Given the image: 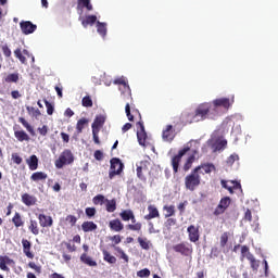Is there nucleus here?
<instances>
[{"mask_svg": "<svg viewBox=\"0 0 278 278\" xmlns=\"http://www.w3.org/2000/svg\"><path fill=\"white\" fill-rule=\"evenodd\" d=\"M149 214L144 216V220H152V218H160V211L153 204L148 206Z\"/></svg>", "mask_w": 278, "mask_h": 278, "instance_id": "obj_17", "label": "nucleus"}, {"mask_svg": "<svg viewBox=\"0 0 278 278\" xmlns=\"http://www.w3.org/2000/svg\"><path fill=\"white\" fill-rule=\"evenodd\" d=\"M121 218L125 222L127 220H131V218H134V212L131 210H126V211H123L121 214H119Z\"/></svg>", "mask_w": 278, "mask_h": 278, "instance_id": "obj_37", "label": "nucleus"}, {"mask_svg": "<svg viewBox=\"0 0 278 278\" xmlns=\"http://www.w3.org/2000/svg\"><path fill=\"white\" fill-rule=\"evenodd\" d=\"M103 257L104 262H108L109 264H116V258L105 250L103 251Z\"/></svg>", "mask_w": 278, "mask_h": 278, "instance_id": "obj_40", "label": "nucleus"}, {"mask_svg": "<svg viewBox=\"0 0 278 278\" xmlns=\"http://www.w3.org/2000/svg\"><path fill=\"white\" fill-rule=\"evenodd\" d=\"M14 136L18 142H29V135L25 130H15Z\"/></svg>", "mask_w": 278, "mask_h": 278, "instance_id": "obj_22", "label": "nucleus"}, {"mask_svg": "<svg viewBox=\"0 0 278 278\" xmlns=\"http://www.w3.org/2000/svg\"><path fill=\"white\" fill-rule=\"evenodd\" d=\"M81 103L84 108H92V98H90V96H86L83 98Z\"/></svg>", "mask_w": 278, "mask_h": 278, "instance_id": "obj_45", "label": "nucleus"}, {"mask_svg": "<svg viewBox=\"0 0 278 278\" xmlns=\"http://www.w3.org/2000/svg\"><path fill=\"white\" fill-rule=\"evenodd\" d=\"M138 242L144 251H149L151 249V241H149L147 238H138Z\"/></svg>", "mask_w": 278, "mask_h": 278, "instance_id": "obj_31", "label": "nucleus"}, {"mask_svg": "<svg viewBox=\"0 0 278 278\" xmlns=\"http://www.w3.org/2000/svg\"><path fill=\"white\" fill-rule=\"evenodd\" d=\"M12 223L15 227H23L25 225V222H23V218L21 217V213H15V215L12 218Z\"/></svg>", "mask_w": 278, "mask_h": 278, "instance_id": "obj_30", "label": "nucleus"}, {"mask_svg": "<svg viewBox=\"0 0 278 278\" xmlns=\"http://www.w3.org/2000/svg\"><path fill=\"white\" fill-rule=\"evenodd\" d=\"M128 229H130L131 231H140V229H142V224L137 223L134 225H128Z\"/></svg>", "mask_w": 278, "mask_h": 278, "instance_id": "obj_52", "label": "nucleus"}, {"mask_svg": "<svg viewBox=\"0 0 278 278\" xmlns=\"http://www.w3.org/2000/svg\"><path fill=\"white\" fill-rule=\"evenodd\" d=\"M0 269L4 270L5 273H10V267L1 260L0 257Z\"/></svg>", "mask_w": 278, "mask_h": 278, "instance_id": "obj_62", "label": "nucleus"}, {"mask_svg": "<svg viewBox=\"0 0 278 278\" xmlns=\"http://www.w3.org/2000/svg\"><path fill=\"white\" fill-rule=\"evenodd\" d=\"M2 53H3V55H5V58H11L12 50H10V48L8 46H3L2 47Z\"/></svg>", "mask_w": 278, "mask_h": 278, "instance_id": "obj_56", "label": "nucleus"}, {"mask_svg": "<svg viewBox=\"0 0 278 278\" xmlns=\"http://www.w3.org/2000/svg\"><path fill=\"white\" fill-rule=\"evenodd\" d=\"M238 160H240V156L233 153L227 159L226 164H228V166H233V163L238 162Z\"/></svg>", "mask_w": 278, "mask_h": 278, "instance_id": "obj_42", "label": "nucleus"}, {"mask_svg": "<svg viewBox=\"0 0 278 278\" xmlns=\"http://www.w3.org/2000/svg\"><path fill=\"white\" fill-rule=\"evenodd\" d=\"M207 117V106L200 104L194 113L190 111H185L180 115V121L185 125H191V123H200V121H205Z\"/></svg>", "mask_w": 278, "mask_h": 278, "instance_id": "obj_2", "label": "nucleus"}, {"mask_svg": "<svg viewBox=\"0 0 278 278\" xmlns=\"http://www.w3.org/2000/svg\"><path fill=\"white\" fill-rule=\"evenodd\" d=\"M81 8H86L88 12H92L90 0H78V10H81Z\"/></svg>", "mask_w": 278, "mask_h": 278, "instance_id": "obj_33", "label": "nucleus"}, {"mask_svg": "<svg viewBox=\"0 0 278 278\" xmlns=\"http://www.w3.org/2000/svg\"><path fill=\"white\" fill-rule=\"evenodd\" d=\"M96 27L99 36L105 40V36H108V23L98 21Z\"/></svg>", "mask_w": 278, "mask_h": 278, "instance_id": "obj_19", "label": "nucleus"}, {"mask_svg": "<svg viewBox=\"0 0 278 278\" xmlns=\"http://www.w3.org/2000/svg\"><path fill=\"white\" fill-rule=\"evenodd\" d=\"M20 27H21L23 34H25V36H29V34H34L37 29L36 24H34L29 21L21 22Z\"/></svg>", "mask_w": 278, "mask_h": 278, "instance_id": "obj_10", "label": "nucleus"}, {"mask_svg": "<svg viewBox=\"0 0 278 278\" xmlns=\"http://www.w3.org/2000/svg\"><path fill=\"white\" fill-rule=\"evenodd\" d=\"M198 168H200V173H205L206 175H208V173H212V170H214V164H204V165H200L198 166Z\"/></svg>", "mask_w": 278, "mask_h": 278, "instance_id": "obj_34", "label": "nucleus"}, {"mask_svg": "<svg viewBox=\"0 0 278 278\" xmlns=\"http://www.w3.org/2000/svg\"><path fill=\"white\" fill-rule=\"evenodd\" d=\"M45 103H46V108H47V114L49 116H52L55 108L53 106V104H51V102H49L47 100H45Z\"/></svg>", "mask_w": 278, "mask_h": 278, "instance_id": "obj_48", "label": "nucleus"}, {"mask_svg": "<svg viewBox=\"0 0 278 278\" xmlns=\"http://www.w3.org/2000/svg\"><path fill=\"white\" fill-rule=\"evenodd\" d=\"M99 129H92V136H93V141L96 144H100V140H99Z\"/></svg>", "mask_w": 278, "mask_h": 278, "instance_id": "obj_54", "label": "nucleus"}, {"mask_svg": "<svg viewBox=\"0 0 278 278\" xmlns=\"http://www.w3.org/2000/svg\"><path fill=\"white\" fill-rule=\"evenodd\" d=\"M230 185L226 180H222V186L230 192V194H233V188H240V184L236 181H230Z\"/></svg>", "mask_w": 278, "mask_h": 278, "instance_id": "obj_27", "label": "nucleus"}, {"mask_svg": "<svg viewBox=\"0 0 278 278\" xmlns=\"http://www.w3.org/2000/svg\"><path fill=\"white\" fill-rule=\"evenodd\" d=\"M79 21L81 22L83 27H88V25H90V27H92V25H97V23H99V21H97V15H87V16H79Z\"/></svg>", "mask_w": 278, "mask_h": 278, "instance_id": "obj_12", "label": "nucleus"}, {"mask_svg": "<svg viewBox=\"0 0 278 278\" xmlns=\"http://www.w3.org/2000/svg\"><path fill=\"white\" fill-rule=\"evenodd\" d=\"M199 170H201V167H195L191 174L187 175L185 178V186L187 190H190V192H194V190L201 186V176L199 175Z\"/></svg>", "mask_w": 278, "mask_h": 278, "instance_id": "obj_4", "label": "nucleus"}, {"mask_svg": "<svg viewBox=\"0 0 278 278\" xmlns=\"http://www.w3.org/2000/svg\"><path fill=\"white\" fill-rule=\"evenodd\" d=\"M28 114H31V116H35V118H38L40 116V110L34 108V106H27L26 108Z\"/></svg>", "mask_w": 278, "mask_h": 278, "instance_id": "obj_43", "label": "nucleus"}, {"mask_svg": "<svg viewBox=\"0 0 278 278\" xmlns=\"http://www.w3.org/2000/svg\"><path fill=\"white\" fill-rule=\"evenodd\" d=\"M66 222L72 226L74 227V225L77 223V217L73 216V215H68L66 217Z\"/></svg>", "mask_w": 278, "mask_h": 278, "instance_id": "obj_55", "label": "nucleus"}, {"mask_svg": "<svg viewBox=\"0 0 278 278\" xmlns=\"http://www.w3.org/2000/svg\"><path fill=\"white\" fill-rule=\"evenodd\" d=\"M148 227H149V233H160V230H156L155 227L153 226V222H149Z\"/></svg>", "mask_w": 278, "mask_h": 278, "instance_id": "obj_58", "label": "nucleus"}, {"mask_svg": "<svg viewBox=\"0 0 278 278\" xmlns=\"http://www.w3.org/2000/svg\"><path fill=\"white\" fill-rule=\"evenodd\" d=\"M22 247H23V250L31 249V242H29V240L23 239L22 240Z\"/></svg>", "mask_w": 278, "mask_h": 278, "instance_id": "obj_61", "label": "nucleus"}, {"mask_svg": "<svg viewBox=\"0 0 278 278\" xmlns=\"http://www.w3.org/2000/svg\"><path fill=\"white\" fill-rule=\"evenodd\" d=\"M208 147H212L213 151H223L227 147V139L223 138V130H216L212 134L211 139L207 141Z\"/></svg>", "mask_w": 278, "mask_h": 278, "instance_id": "obj_3", "label": "nucleus"}, {"mask_svg": "<svg viewBox=\"0 0 278 278\" xmlns=\"http://www.w3.org/2000/svg\"><path fill=\"white\" fill-rule=\"evenodd\" d=\"M164 212H165V218H170V216H173L175 214V206L174 205H165L163 207Z\"/></svg>", "mask_w": 278, "mask_h": 278, "instance_id": "obj_39", "label": "nucleus"}, {"mask_svg": "<svg viewBox=\"0 0 278 278\" xmlns=\"http://www.w3.org/2000/svg\"><path fill=\"white\" fill-rule=\"evenodd\" d=\"M38 199H36L35 195H30L28 193H24L22 195V202L24 203V205H27L28 207H31V205H36Z\"/></svg>", "mask_w": 278, "mask_h": 278, "instance_id": "obj_20", "label": "nucleus"}, {"mask_svg": "<svg viewBox=\"0 0 278 278\" xmlns=\"http://www.w3.org/2000/svg\"><path fill=\"white\" fill-rule=\"evenodd\" d=\"M115 251L119 254L121 260H124V262H129V256L125 254V251L123 249L115 247Z\"/></svg>", "mask_w": 278, "mask_h": 278, "instance_id": "obj_44", "label": "nucleus"}, {"mask_svg": "<svg viewBox=\"0 0 278 278\" xmlns=\"http://www.w3.org/2000/svg\"><path fill=\"white\" fill-rule=\"evenodd\" d=\"M38 220H39L40 227H53V218L51 216L39 214Z\"/></svg>", "mask_w": 278, "mask_h": 278, "instance_id": "obj_16", "label": "nucleus"}, {"mask_svg": "<svg viewBox=\"0 0 278 278\" xmlns=\"http://www.w3.org/2000/svg\"><path fill=\"white\" fill-rule=\"evenodd\" d=\"M110 229L113 231H123V223H121V219H113L109 224Z\"/></svg>", "mask_w": 278, "mask_h": 278, "instance_id": "obj_23", "label": "nucleus"}, {"mask_svg": "<svg viewBox=\"0 0 278 278\" xmlns=\"http://www.w3.org/2000/svg\"><path fill=\"white\" fill-rule=\"evenodd\" d=\"M174 251L176 253H180L181 255H190V253H192V248L188 244L180 243L174 245Z\"/></svg>", "mask_w": 278, "mask_h": 278, "instance_id": "obj_13", "label": "nucleus"}, {"mask_svg": "<svg viewBox=\"0 0 278 278\" xmlns=\"http://www.w3.org/2000/svg\"><path fill=\"white\" fill-rule=\"evenodd\" d=\"M106 118L108 117L105 115H97L91 125V129H98V131H101V127L105 125Z\"/></svg>", "mask_w": 278, "mask_h": 278, "instance_id": "obj_15", "label": "nucleus"}, {"mask_svg": "<svg viewBox=\"0 0 278 278\" xmlns=\"http://www.w3.org/2000/svg\"><path fill=\"white\" fill-rule=\"evenodd\" d=\"M114 84L116 86H123V88H125V92L129 96L131 94V89L129 88V85L127 84V78H125L124 76L116 78L114 80Z\"/></svg>", "mask_w": 278, "mask_h": 278, "instance_id": "obj_21", "label": "nucleus"}, {"mask_svg": "<svg viewBox=\"0 0 278 278\" xmlns=\"http://www.w3.org/2000/svg\"><path fill=\"white\" fill-rule=\"evenodd\" d=\"M28 229L34 233V236H38L40 230L38 229V222L30 219V225Z\"/></svg>", "mask_w": 278, "mask_h": 278, "instance_id": "obj_38", "label": "nucleus"}, {"mask_svg": "<svg viewBox=\"0 0 278 278\" xmlns=\"http://www.w3.org/2000/svg\"><path fill=\"white\" fill-rule=\"evenodd\" d=\"M85 214L86 216H88L89 218H92V216H94V214H97V208L96 207H87L85 210Z\"/></svg>", "mask_w": 278, "mask_h": 278, "instance_id": "obj_49", "label": "nucleus"}, {"mask_svg": "<svg viewBox=\"0 0 278 278\" xmlns=\"http://www.w3.org/2000/svg\"><path fill=\"white\" fill-rule=\"evenodd\" d=\"M12 160L15 164H22L23 159L18 154H12Z\"/></svg>", "mask_w": 278, "mask_h": 278, "instance_id": "obj_60", "label": "nucleus"}, {"mask_svg": "<svg viewBox=\"0 0 278 278\" xmlns=\"http://www.w3.org/2000/svg\"><path fill=\"white\" fill-rule=\"evenodd\" d=\"M81 229L83 231H85V233H88L90 231H96L97 224H94V222H85L81 225Z\"/></svg>", "mask_w": 278, "mask_h": 278, "instance_id": "obj_25", "label": "nucleus"}, {"mask_svg": "<svg viewBox=\"0 0 278 278\" xmlns=\"http://www.w3.org/2000/svg\"><path fill=\"white\" fill-rule=\"evenodd\" d=\"M14 55L15 58H17V60H20L22 64H27V58L23 55V51L21 50V48L14 50Z\"/></svg>", "mask_w": 278, "mask_h": 278, "instance_id": "obj_35", "label": "nucleus"}, {"mask_svg": "<svg viewBox=\"0 0 278 278\" xmlns=\"http://www.w3.org/2000/svg\"><path fill=\"white\" fill-rule=\"evenodd\" d=\"M125 112L128 121H134V115H131V106L129 105V103L126 104Z\"/></svg>", "mask_w": 278, "mask_h": 278, "instance_id": "obj_50", "label": "nucleus"}, {"mask_svg": "<svg viewBox=\"0 0 278 278\" xmlns=\"http://www.w3.org/2000/svg\"><path fill=\"white\" fill-rule=\"evenodd\" d=\"M75 162V155H73V152L68 149L64 150L59 159L54 162V165L56 168H64V166L68 164H73Z\"/></svg>", "mask_w": 278, "mask_h": 278, "instance_id": "obj_5", "label": "nucleus"}, {"mask_svg": "<svg viewBox=\"0 0 278 278\" xmlns=\"http://www.w3.org/2000/svg\"><path fill=\"white\" fill-rule=\"evenodd\" d=\"M150 276H151V270H149V268H144V269L137 271V277L147 278Z\"/></svg>", "mask_w": 278, "mask_h": 278, "instance_id": "obj_46", "label": "nucleus"}, {"mask_svg": "<svg viewBox=\"0 0 278 278\" xmlns=\"http://www.w3.org/2000/svg\"><path fill=\"white\" fill-rule=\"evenodd\" d=\"M202 105L206 106V116L207 118H214L220 114V108L223 110H229L233 105V96L229 98H217L213 102H204Z\"/></svg>", "mask_w": 278, "mask_h": 278, "instance_id": "obj_1", "label": "nucleus"}, {"mask_svg": "<svg viewBox=\"0 0 278 278\" xmlns=\"http://www.w3.org/2000/svg\"><path fill=\"white\" fill-rule=\"evenodd\" d=\"M80 262H83V264H86L87 266H97V261L92 260V257H90L86 253H83L80 255Z\"/></svg>", "mask_w": 278, "mask_h": 278, "instance_id": "obj_26", "label": "nucleus"}, {"mask_svg": "<svg viewBox=\"0 0 278 278\" xmlns=\"http://www.w3.org/2000/svg\"><path fill=\"white\" fill-rule=\"evenodd\" d=\"M30 179L33 181H45V179H47V174L43 172H37L30 176Z\"/></svg>", "mask_w": 278, "mask_h": 278, "instance_id": "obj_29", "label": "nucleus"}, {"mask_svg": "<svg viewBox=\"0 0 278 278\" xmlns=\"http://www.w3.org/2000/svg\"><path fill=\"white\" fill-rule=\"evenodd\" d=\"M232 134H242V127L240 125L232 126Z\"/></svg>", "mask_w": 278, "mask_h": 278, "instance_id": "obj_63", "label": "nucleus"}, {"mask_svg": "<svg viewBox=\"0 0 278 278\" xmlns=\"http://www.w3.org/2000/svg\"><path fill=\"white\" fill-rule=\"evenodd\" d=\"M18 123H21L23 127H25V129L30 134V136H36V131L34 130V127H31V125H29V123L25 121L24 117H20Z\"/></svg>", "mask_w": 278, "mask_h": 278, "instance_id": "obj_28", "label": "nucleus"}, {"mask_svg": "<svg viewBox=\"0 0 278 278\" xmlns=\"http://www.w3.org/2000/svg\"><path fill=\"white\" fill-rule=\"evenodd\" d=\"M140 129L137 131L138 142L141 147H147V131L144 130V125L142 123H138Z\"/></svg>", "mask_w": 278, "mask_h": 278, "instance_id": "obj_11", "label": "nucleus"}, {"mask_svg": "<svg viewBox=\"0 0 278 278\" xmlns=\"http://www.w3.org/2000/svg\"><path fill=\"white\" fill-rule=\"evenodd\" d=\"M162 137L165 142H173V140H175V132L173 131V125L166 126V128L163 130Z\"/></svg>", "mask_w": 278, "mask_h": 278, "instance_id": "obj_14", "label": "nucleus"}, {"mask_svg": "<svg viewBox=\"0 0 278 278\" xmlns=\"http://www.w3.org/2000/svg\"><path fill=\"white\" fill-rule=\"evenodd\" d=\"M38 131L40 136H47V134L49 132V128L47 127V125H43L41 128H38Z\"/></svg>", "mask_w": 278, "mask_h": 278, "instance_id": "obj_59", "label": "nucleus"}, {"mask_svg": "<svg viewBox=\"0 0 278 278\" xmlns=\"http://www.w3.org/2000/svg\"><path fill=\"white\" fill-rule=\"evenodd\" d=\"M149 168H151V159L149 157L137 163V176L141 179V181L147 180V175L151 173Z\"/></svg>", "mask_w": 278, "mask_h": 278, "instance_id": "obj_6", "label": "nucleus"}, {"mask_svg": "<svg viewBox=\"0 0 278 278\" xmlns=\"http://www.w3.org/2000/svg\"><path fill=\"white\" fill-rule=\"evenodd\" d=\"M0 258L5 263L7 266H12V264H14V260L8 256H0Z\"/></svg>", "mask_w": 278, "mask_h": 278, "instance_id": "obj_57", "label": "nucleus"}, {"mask_svg": "<svg viewBox=\"0 0 278 278\" xmlns=\"http://www.w3.org/2000/svg\"><path fill=\"white\" fill-rule=\"evenodd\" d=\"M26 163L28 164L30 170L38 169V156H36L35 154H33L29 159H27Z\"/></svg>", "mask_w": 278, "mask_h": 278, "instance_id": "obj_24", "label": "nucleus"}, {"mask_svg": "<svg viewBox=\"0 0 278 278\" xmlns=\"http://www.w3.org/2000/svg\"><path fill=\"white\" fill-rule=\"evenodd\" d=\"M187 231L189 233V240H191V242H199V228H197V226H189L187 228Z\"/></svg>", "mask_w": 278, "mask_h": 278, "instance_id": "obj_18", "label": "nucleus"}, {"mask_svg": "<svg viewBox=\"0 0 278 278\" xmlns=\"http://www.w3.org/2000/svg\"><path fill=\"white\" fill-rule=\"evenodd\" d=\"M229 240L227 232H224L220 237V247H225Z\"/></svg>", "mask_w": 278, "mask_h": 278, "instance_id": "obj_53", "label": "nucleus"}, {"mask_svg": "<svg viewBox=\"0 0 278 278\" xmlns=\"http://www.w3.org/2000/svg\"><path fill=\"white\" fill-rule=\"evenodd\" d=\"M104 201H105V197L101 194H98L93 198L94 205H103Z\"/></svg>", "mask_w": 278, "mask_h": 278, "instance_id": "obj_47", "label": "nucleus"}, {"mask_svg": "<svg viewBox=\"0 0 278 278\" xmlns=\"http://www.w3.org/2000/svg\"><path fill=\"white\" fill-rule=\"evenodd\" d=\"M93 155H94V159L98 161L103 160V152H101L100 150H97Z\"/></svg>", "mask_w": 278, "mask_h": 278, "instance_id": "obj_64", "label": "nucleus"}, {"mask_svg": "<svg viewBox=\"0 0 278 278\" xmlns=\"http://www.w3.org/2000/svg\"><path fill=\"white\" fill-rule=\"evenodd\" d=\"M123 168H124V165H123V162L119 161V159H112L111 168L109 173L110 179H114L116 175H121V173H123Z\"/></svg>", "mask_w": 278, "mask_h": 278, "instance_id": "obj_8", "label": "nucleus"}, {"mask_svg": "<svg viewBox=\"0 0 278 278\" xmlns=\"http://www.w3.org/2000/svg\"><path fill=\"white\" fill-rule=\"evenodd\" d=\"M229 205H231V199L229 197L223 198L217 207L215 208L214 215L220 216V214H225V211L227 210V207H229Z\"/></svg>", "mask_w": 278, "mask_h": 278, "instance_id": "obj_9", "label": "nucleus"}, {"mask_svg": "<svg viewBox=\"0 0 278 278\" xmlns=\"http://www.w3.org/2000/svg\"><path fill=\"white\" fill-rule=\"evenodd\" d=\"M88 123H89L88 119L80 118L76 125L77 134H81L84 131V127H86V125H88Z\"/></svg>", "mask_w": 278, "mask_h": 278, "instance_id": "obj_36", "label": "nucleus"}, {"mask_svg": "<svg viewBox=\"0 0 278 278\" xmlns=\"http://www.w3.org/2000/svg\"><path fill=\"white\" fill-rule=\"evenodd\" d=\"M175 225H177V219L175 218H168L165 222V227H167V229H170V227H175Z\"/></svg>", "mask_w": 278, "mask_h": 278, "instance_id": "obj_51", "label": "nucleus"}, {"mask_svg": "<svg viewBox=\"0 0 278 278\" xmlns=\"http://www.w3.org/2000/svg\"><path fill=\"white\" fill-rule=\"evenodd\" d=\"M5 81L7 84H16V81H18V73L9 74L5 77Z\"/></svg>", "mask_w": 278, "mask_h": 278, "instance_id": "obj_41", "label": "nucleus"}, {"mask_svg": "<svg viewBox=\"0 0 278 278\" xmlns=\"http://www.w3.org/2000/svg\"><path fill=\"white\" fill-rule=\"evenodd\" d=\"M192 142L197 143V141H190L189 143H187L185 146V148L182 150H180L178 152L177 155H175L173 159H172V166H173V170L174 173H177L179 170V162H181V159L189 152V150L191 149L192 147Z\"/></svg>", "mask_w": 278, "mask_h": 278, "instance_id": "obj_7", "label": "nucleus"}, {"mask_svg": "<svg viewBox=\"0 0 278 278\" xmlns=\"http://www.w3.org/2000/svg\"><path fill=\"white\" fill-rule=\"evenodd\" d=\"M106 212H116V200H105Z\"/></svg>", "mask_w": 278, "mask_h": 278, "instance_id": "obj_32", "label": "nucleus"}]
</instances>
